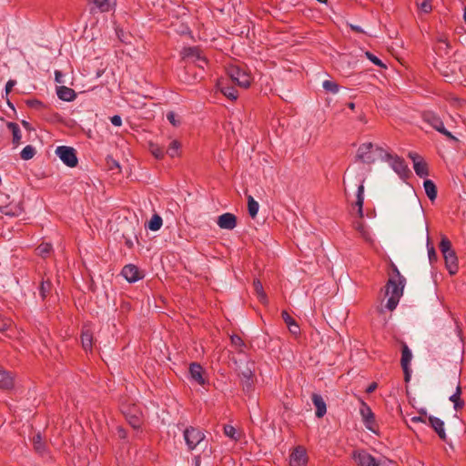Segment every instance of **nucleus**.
Instances as JSON below:
<instances>
[{"mask_svg":"<svg viewBox=\"0 0 466 466\" xmlns=\"http://www.w3.org/2000/svg\"><path fill=\"white\" fill-rule=\"evenodd\" d=\"M392 271L393 275L390 277L385 290V295L389 297L386 308L390 311L397 308L399 301L403 295V289L406 283L405 278L400 275L395 265L392 266Z\"/></svg>","mask_w":466,"mask_h":466,"instance_id":"obj_1","label":"nucleus"},{"mask_svg":"<svg viewBox=\"0 0 466 466\" xmlns=\"http://www.w3.org/2000/svg\"><path fill=\"white\" fill-rule=\"evenodd\" d=\"M236 370L240 380L242 390L245 393L249 394L254 388L255 382V362L245 358L235 361Z\"/></svg>","mask_w":466,"mask_h":466,"instance_id":"obj_2","label":"nucleus"},{"mask_svg":"<svg viewBox=\"0 0 466 466\" xmlns=\"http://www.w3.org/2000/svg\"><path fill=\"white\" fill-rule=\"evenodd\" d=\"M352 458L358 466H398V464L386 457H374L364 450L355 451Z\"/></svg>","mask_w":466,"mask_h":466,"instance_id":"obj_3","label":"nucleus"},{"mask_svg":"<svg viewBox=\"0 0 466 466\" xmlns=\"http://www.w3.org/2000/svg\"><path fill=\"white\" fill-rule=\"evenodd\" d=\"M376 150L380 153V159L388 162L400 177L408 176L410 170L401 157L388 153L382 147H377Z\"/></svg>","mask_w":466,"mask_h":466,"instance_id":"obj_4","label":"nucleus"},{"mask_svg":"<svg viewBox=\"0 0 466 466\" xmlns=\"http://www.w3.org/2000/svg\"><path fill=\"white\" fill-rule=\"evenodd\" d=\"M422 120L431 126L437 132L442 134L449 139L457 142L458 138L454 137L448 129L445 128L444 123L441 116L432 111H426L422 114Z\"/></svg>","mask_w":466,"mask_h":466,"instance_id":"obj_5","label":"nucleus"},{"mask_svg":"<svg viewBox=\"0 0 466 466\" xmlns=\"http://www.w3.org/2000/svg\"><path fill=\"white\" fill-rule=\"evenodd\" d=\"M377 147L370 142L361 144L357 151V159L365 164H373L377 158H380V153L376 150Z\"/></svg>","mask_w":466,"mask_h":466,"instance_id":"obj_6","label":"nucleus"},{"mask_svg":"<svg viewBox=\"0 0 466 466\" xmlns=\"http://www.w3.org/2000/svg\"><path fill=\"white\" fill-rule=\"evenodd\" d=\"M228 74L231 80L240 87L248 88L251 84L252 78L250 74L246 69L238 66H229Z\"/></svg>","mask_w":466,"mask_h":466,"instance_id":"obj_7","label":"nucleus"},{"mask_svg":"<svg viewBox=\"0 0 466 466\" xmlns=\"http://www.w3.org/2000/svg\"><path fill=\"white\" fill-rule=\"evenodd\" d=\"M56 154L61 161L69 167H75L78 163L76 150L71 147H57Z\"/></svg>","mask_w":466,"mask_h":466,"instance_id":"obj_8","label":"nucleus"},{"mask_svg":"<svg viewBox=\"0 0 466 466\" xmlns=\"http://www.w3.org/2000/svg\"><path fill=\"white\" fill-rule=\"evenodd\" d=\"M360 414L362 421L367 430L371 432H377V424L375 421V416L370 406L362 400H360Z\"/></svg>","mask_w":466,"mask_h":466,"instance_id":"obj_9","label":"nucleus"},{"mask_svg":"<svg viewBox=\"0 0 466 466\" xmlns=\"http://www.w3.org/2000/svg\"><path fill=\"white\" fill-rule=\"evenodd\" d=\"M205 438V434L198 429L190 427L185 430L184 439L188 450H194Z\"/></svg>","mask_w":466,"mask_h":466,"instance_id":"obj_10","label":"nucleus"},{"mask_svg":"<svg viewBox=\"0 0 466 466\" xmlns=\"http://www.w3.org/2000/svg\"><path fill=\"white\" fill-rule=\"evenodd\" d=\"M90 13H107L115 8L114 0H88Z\"/></svg>","mask_w":466,"mask_h":466,"instance_id":"obj_11","label":"nucleus"},{"mask_svg":"<svg viewBox=\"0 0 466 466\" xmlns=\"http://www.w3.org/2000/svg\"><path fill=\"white\" fill-rule=\"evenodd\" d=\"M412 360V353L409 347L404 343L402 345L401 350V360L400 364L404 372V380L406 382H409L410 380L411 370H410V362Z\"/></svg>","mask_w":466,"mask_h":466,"instance_id":"obj_12","label":"nucleus"},{"mask_svg":"<svg viewBox=\"0 0 466 466\" xmlns=\"http://www.w3.org/2000/svg\"><path fill=\"white\" fill-rule=\"evenodd\" d=\"M308 456L306 450L302 446L296 447L289 456L290 466H306Z\"/></svg>","mask_w":466,"mask_h":466,"instance_id":"obj_13","label":"nucleus"},{"mask_svg":"<svg viewBox=\"0 0 466 466\" xmlns=\"http://www.w3.org/2000/svg\"><path fill=\"white\" fill-rule=\"evenodd\" d=\"M410 158L413 162V168L415 173L420 177H425L429 175L428 166L421 157L417 153L410 152L409 154Z\"/></svg>","mask_w":466,"mask_h":466,"instance_id":"obj_14","label":"nucleus"},{"mask_svg":"<svg viewBox=\"0 0 466 466\" xmlns=\"http://www.w3.org/2000/svg\"><path fill=\"white\" fill-rule=\"evenodd\" d=\"M121 275L130 283L142 279V274L138 268L133 264L126 265L121 271Z\"/></svg>","mask_w":466,"mask_h":466,"instance_id":"obj_15","label":"nucleus"},{"mask_svg":"<svg viewBox=\"0 0 466 466\" xmlns=\"http://www.w3.org/2000/svg\"><path fill=\"white\" fill-rule=\"evenodd\" d=\"M218 225L223 229H233L237 226V218L232 213H224L218 218Z\"/></svg>","mask_w":466,"mask_h":466,"instance_id":"obj_16","label":"nucleus"},{"mask_svg":"<svg viewBox=\"0 0 466 466\" xmlns=\"http://www.w3.org/2000/svg\"><path fill=\"white\" fill-rule=\"evenodd\" d=\"M428 420L431 426L433 428L438 436L441 440L445 441L447 439V435L445 432L444 421L440 418L431 415L428 417Z\"/></svg>","mask_w":466,"mask_h":466,"instance_id":"obj_17","label":"nucleus"},{"mask_svg":"<svg viewBox=\"0 0 466 466\" xmlns=\"http://www.w3.org/2000/svg\"><path fill=\"white\" fill-rule=\"evenodd\" d=\"M0 212L8 217H18L23 212L20 203L11 202L8 205L0 206Z\"/></svg>","mask_w":466,"mask_h":466,"instance_id":"obj_18","label":"nucleus"},{"mask_svg":"<svg viewBox=\"0 0 466 466\" xmlns=\"http://www.w3.org/2000/svg\"><path fill=\"white\" fill-rule=\"evenodd\" d=\"M189 374L193 380H195L199 385H204L206 383V380L203 377V368L196 362H193L189 366Z\"/></svg>","mask_w":466,"mask_h":466,"instance_id":"obj_19","label":"nucleus"},{"mask_svg":"<svg viewBox=\"0 0 466 466\" xmlns=\"http://www.w3.org/2000/svg\"><path fill=\"white\" fill-rule=\"evenodd\" d=\"M445 260L446 268L451 275H454L458 271V258L454 251L442 255Z\"/></svg>","mask_w":466,"mask_h":466,"instance_id":"obj_20","label":"nucleus"},{"mask_svg":"<svg viewBox=\"0 0 466 466\" xmlns=\"http://www.w3.org/2000/svg\"><path fill=\"white\" fill-rule=\"evenodd\" d=\"M281 316L289 332L294 336H298L300 333V328L296 320L286 310L282 311Z\"/></svg>","mask_w":466,"mask_h":466,"instance_id":"obj_21","label":"nucleus"},{"mask_svg":"<svg viewBox=\"0 0 466 466\" xmlns=\"http://www.w3.org/2000/svg\"><path fill=\"white\" fill-rule=\"evenodd\" d=\"M56 95L59 99L66 102H71L75 100L76 95L74 89L67 87L66 86H61L56 88Z\"/></svg>","mask_w":466,"mask_h":466,"instance_id":"obj_22","label":"nucleus"},{"mask_svg":"<svg viewBox=\"0 0 466 466\" xmlns=\"http://www.w3.org/2000/svg\"><path fill=\"white\" fill-rule=\"evenodd\" d=\"M312 402L316 407V416L318 418H322L327 412V406L323 398L319 394H313Z\"/></svg>","mask_w":466,"mask_h":466,"instance_id":"obj_23","label":"nucleus"},{"mask_svg":"<svg viewBox=\"0 0 466 466\" xmlns=\"http://www.w3.org/2000/svg\"><path fill=\"white\" fill-rule=\"evenodd\" d=\"M363 203H364V186L363 182H361L357 190L356 194V201L354 206L358 208V214L360 218L363 217Z\"/></svg>","mask_w":466,"mask_h":466,"instance_id":"obj_24","label":"nucleus"},{"mask_svg":"<svg viewBox=\"0 0 466 466\" xmlns=\"http://www.w3.org/2000/svg\"><path fill=\"white\" fill-rule=\"evenodd\" d=\"M450 43L446 36L441 35L436 43L435 49L439 56L448 55L450 50Z\"/></svg>","mask_w":466,"mask_h":466,"instance_id":"obj_25","label":"nucleus"},{"mask_svg":"<svg viewBox=\"0 0 466 466\" xmlns=\"http://www.w3.org/2000/svg\"><path fill=\"white\" fill-rule=\"evenodd\" d=\"M8 129L12 132L13 135V144L17 147L21 143L22 134L19 126L16 123L9 122L7 123Z\"/></svg>","mask_w":466,"mask_h":466,"instance_id":"obj_26","label":"nucleus"},{"mask_svg":"<svg viewBox=\"0 0 466 466\" xmlns=\"http://www.w3.org/2000/svg\"><path fill=\"white\" fill-rule=\"evenodd\" d=\"M461 388L460 384L457 385L455 392L450 396L449 400L453 403L455 410H459L463 408L464 401L461 399Z\"/></svg>","mask_w":466,"mask_h":466,"instance_id":"obj_27","label":"nucleus"},{"mask_svg":"<svg viewBox=\"0 0 466 466\" xmlns=\"http://www.w3.org/2000/svg\"><path fill=\"white\" fill-rule=\"evenodd\" d=\"M218 89L228 98L230 100H236L238 98V92L232 86H226L223 85V82H218L217 84Z\"/></svg>","mask_w":466,"mask_h":466,"instance_id":"obj_28","label":"nucleus"},{"mask_svg":"<svg viewBox=\"0 0 466 466\" xmlns=\"http://www.w3.org/2000/svg\"><path fill=\"white\" fill-rule=\"evenodd\" d=\"M201 52L197 47H185L182 50V56L184 58L190 59L192 62L196 63L201 56Z\"/></svg>","mask_w":466,"mask_h":466,"instance_id":"obj_29","label":"nucleus"},{"mask_svg":"<svg viewBox=\"0 0 466 466\" xmlns=\"http://www.w3.org/2000/svg\"><path fill=\"white\" fill-rule=\"evenodd\" d=\"M13 377L5 370L0 369V388L10 389L13 387Z\"/></svg>","mask_w":466,"mask_h":466,"instance_id":"obj_30","label":"nucleus"},{"mask_svg":"<svg viewBox=\"0 0 466 466\" xmlns=\"http://www.w3.org/2000/svg\"><path fill=\"white\" fill-rule=\"evenodd\" d=\"M423 187L427 197L431 201L435 200L437 198V188L435 184L431 180L427 179L424 181Z\"/></svg>","mask_w":466,"mask_h":466,"instance_id":"obj_31","label":"nucleus"},{"mask_svg":"<svg viewBox=\"0 0 466 466\" xmlns=\"http://www.w3.org/2000/svg\"><path fill=\"white\" fill-rule=\"evenodd\" d=\"M81 342L85 350H91L93 335L89 329H84L81 334Z\"/></svg>","mask_w":466,"mask_h":466,"instance_id":"obj_32","label":"nucleus"},{"mask_svg":"<svg viewBox=\"0 0 466 466\" xmlns=\"http://www.w3.org/2000/svg\"><path fill=\"white\" fill-rule=\"evenodd\" d=\"M162 225V218L157 214H154L151 217L150 220L148 221L147 228L152 231H157L158 229H160Z\"/></svg>","mask_w":466,"mask_h":466,"instance_id":"obj_33","label":"nucleus"},{"mask_svg":"<svg viewBox=\"0 0 466 466\" xmlns=\"http://www.w3.org/2000/svg\"><path fill=\"white\" fill-rule=\"evenodd\" d=\"M356 229L360 232L361 237L367 241L371 243L373 241L372 234L369 228L361 222L356 223Z\"/></svg>","mask_w":466,"mask_h":466,"instance_id":"obj_34","label":"nucleus"},{"mask_svg":"<svg viewBox=\"0 0 466 466\" xmlns=\"http://www.w3.org/2000/svg\"><path fill=\"white\" fill-rule=\"evenodd\" d=\"M259 204L254 199L252 196H248V210L249 216L254 218L258 215Z\"/></svg>","mask_w":466,"mask_h":466,"instance_id":"obj_35","label":"nucleus"},{"mask_svg":"<svg viewBox=\"0 0 466 466\" xmlns=\"http://www.w3.org/2000/svg\"><path fill=\"white\" fill-rule=\"evenodd\" d=\"M224 434L235 441H238L241 436L240 432H238L232 425L224 426Z\"/></svg>","mask_w":466,"mask_h":466,"instance_id":"obj_36","label":"nucleus"},{"mask_svg":"<svg viewBox=\"0 0 466 466\" xmlns=\"http://www.w3.org/2000/svg\"><path fill=\"white\" fill-rule=\"evenodd\" d=\"M181 144L177 140H172L167 150V154L171 157H176L179 155Z\"/></svg>","mask_w":466,"mask_h":466,"instance_id":"obj_37","label":"nucleus"},{"mask_svg":"<svg viewBox=\"0 0 466 466\" xmlns=\"http://www.w3.org/2000/svg\"><path fill=\"white\" fill-rule=\"evenodd\" d=\"M35 155V148L30 145L25 147L20 153L21 158L24 160L31 159L34 157Z\"/></svg>","mask_w":466,"mask_h":466,"instance_id":"obj_38","label":"nucleus"},{"mask_svg":"<svg viewBox=\"0 0 466 466\" xmlns=\"http://www.w3.org/2000/svg\"><path fill=\"white\" fill-rule=\"evenodd\" d=\"M322 87L327 92H329V93H332V94H337L339 92V85L336 82L331 81V80H325L322 83Z\"/></svg>","mask_w":466,"mask_h":466,"instance_id":"obj_39","label":"nucleus"},{"mask_svg":"<svg viewBox=\"0 0 466 466\" xmlns=\"http://www.w3.org/2000/svg\"><path fill=\"white\" fill-rule=\"evenodd\" d=\"M52 251V245L50 243H42L36 248L37 255L46 258Z\"/></svg>","mask_w":466,"mask_h":466,"instance_id":"obj_40","label":"nucleus"},{"mask_svg":"<svg viewBox=\"0 0 466 466\" xmlns=\"http://www.w3.org/2000/svg\"><path fill=\"white\" fill-rule=\"evenodd\" d=\"M440 250L442 253V255L447 254L448 252L454 251L451 248V241L446 238L442 237L441 243H440Z\"/></svg>","mask_w":466,"mask_h":466,"instance_id":"obj_41","label":"nucleus"},{"mask_svg":"<svg viewBox=\"0 0 466 466\" xmlns=\"http://www.w3.org/2000/svg\"><path fill=\"white\" fill-rule=\"evenodd\" d=\"M416 5L420 11L426 14L431 12L432 8L431 0H416Z\"/></svg>","mask_w":466,"mask_h":466,"instance_id":"obj_42","label":"nucleus"},{"mask_svg":"<svg viewBox=\"0 0 466 466\" xmlns=\"http://www.w3.org/2000/svg\"><path fill=\"white\" fill-rule=\"evenodd\" d=\"M254 287H255V289L257 291L258 299H260V301L265 303L267 301V296H266V294H265V292L263 290V287H262L261 282L259 280H255L254 281Z\"/></svg>","mask_w":466,"mask_h":466,"instance_id":"obj_43","label":"nucleus"},{"mask_svg":"<svg viewBox=\"0 0 466 466\" xmlns=\"http://www.w3.org/2000/svg\"><path fill=\"white\" fill-rule=\"evenodd\" d=\"M150 152L156 158H162L164 157V150L156 144H150Z\"/></svg>","mask_w":466,"mask_h":466,"instance_id":"obj_44","label":"nucleus"},{"mask_svg":"<svg viewBox=\"0 0 466 466\" xmlns=\"http://www.w3.org/2000/svg\"><path fill=\"white\" fill-rule=\"evenodd\" d=\"M230 340L232 345L240 351L242 350V348L245 347L243 339L238 335H232L230 337Z\"/></svg>","mask_w":466,"mask_h":466,"instance_id":"obj_45","label":"nucleus"},{"mask_svg":"<svg viewBox=\"0 0 466 466\" xmlns=\"http://www.w3.org/2000/svg\"><path fill=\"white\" fill-rule=\"evenodd\" d=\"M365 56L374 65H376V66H378L380 67H382V68L386 67L385 64L380 59H379L376 56H374L372 53L366 52Z\"/></svg>","mask_w":466,"mask_h":466,"instance_id":"obj_46","label":"nucleus"},{"mask_svg":"<svg viewBox=\"0 0 466 466\" xmlns=\"http://www.w3.org/2000/svg\"><path fill=\"white\" fill-rule=\"evenodd\" d=\"M427 248H428L429 260L431 263H432L433 261H435L437 259V255H436L434 247L430 244L429 240L427 241Z\"/></svg>","mask_w":466,"mask_h":466,"instance_id":"obj_47","label":"nucleus"},{"mask_svg":"<svg viewBox=\"0 0 466 466\" xmlns=\"http://www.w3.org/2000/svg\"><path fill=\"white\" fill-rule=\"evenodd\" d=\"M27 105L36 109H41L44 106L43 103L37 99L28 100Z\"/></svg>","mask_w":466,"mask_h":466,"instance_id":"obj_48","label":"nucleus"},{"mask_svg":"<svg viewBox=\"0 0 466 466\" xmlns=\"http://www.w3.org/2000/svg\"><path fill=\"white\" fill-rule=\"evenodd\" d=\"M50 282L46 281V282H42L41 284V288H40V293H41V296L43 298L46 297V293L49 291L50 289Z\"/></svg>","mask_w":466,"mask_h":466,"instance_id":"obj_49","label":"nucleus"},{"mask_svg":"<svg viewBox=\"0 0 466 466\" xmlns=\"http://www.w3.org/2000/svg\"><path fill=\"white\" fill-rule=\"evenodd\" d=\"M167 120L175 127L179 125V121L176 119V115L174 112H168L167 114Z\"/></svg>","mask_w":466,"mask_h":466,"instance_id":"obj_50","label":"nucleus"},{"mask_svg":"<svg viewBox=\"0 0 466 466\" xmlns=\"http://www.w3.org/2000/svg\"><path fill=\"white\" fill-rule=\"evenodd\" d=\"M422 415L414 416L410 419L412 422H423L426 423V411H420Z\"/></svg>","mask_w":466,"mask_h":466,"instance_id":"obj_51","label":"nucleus"},{"mask_svg":"<svg viewBox=\"0 0 466 466\" xmlns=\"http://www.w3.org/2000/svg\"><path fill=\"white\" fill-rule=\"evenodd\" d=\"M110 121L112 123V125L116 126V127H120L122 125V118L120 116L118 115H115L113 116L111 118H110Z\"/></svg>","mask_w":466,"mask_h":466,"instance_id":"obj_52","label":"nucleus"},{"mask_svg":"<svg viewBox=\"0 0 466 466\" xmlns=\"http://www.w3.org/2000/svg\"><path fill=\"white\" fill-rule=\"evenodd\" d=\"M207 63V59L203 55H201L198 60L196 61L197 66L200 68H204Z\"/></svg>","mask_w":466,"mask_h":466,"instance_id":"obj_53","label":"nucleus"},{"mask_svg":"<svg viewBox=\"0 0 466 466\" xmlns=\"http://www.w3.org/2000/svg\"><path fill=\"white\" fill-rule=\"evenodd\" d=\"M34 443H35V449L40 451L42 449V443H41V436L39 434L34 438Z\"/></svg>","mask_w":466,"mask_h":466,"instance_id":"obj_54","label":"nucleus"},{"mask_svg":"<svg viewBox=\"0 0 466 466\" xmlns=\"http://www.w3.org/2000/svg\"><path fill=\"white\" fill-rule=\"evenodd\" d=\"M15 80H9L7 81L5 85V93L8 94L11 92L12 88L15 86Z\"/></svg>","mask_w":466,"mask_h":466,"instance_id":"obj_55","label":"nucleus"},{"mask_svg":"<svg viewBox=\"0 0 466 466\" xmlns=\"http://www.w3.org/2000/svg\"><path fill=\"white\" fill-rule=\"evenodd\" d=\"M11 325L10 320H3L0 323V331H4L8 329V327Z\"/></svg>","mask_w":466,"mask_h":466,"instance_id":"obj_56","label":"nucleus"},{"mask_svg":"<svg viewBox=\"0 0 466 466\" xmlns=\"http://www.w3.org/2000/svg\"><path fill=\"white\" fill-rule=\"evenodd\" d=\"M377 388V383L376 382H372L366 390L367 393H371L373 392Z\"/></svg>","mask_w":466,"mask_h":466,"instance_id":"obj_57","label":"nucleus"},{"mask_svg":"<svg viewBox=\"0 0 466 466\" xmlns=\"http://www.w3.org/2000/svg\"><path fill=\"white\" fill-rule=\"evenodd\" d=\"M130 424L134 427V428H138L140 426V420L139 419L137 418H134L132 420H130Z\"/></svg>","mask_w":466,"mask_h":466,"instance_id":"obj_58","label":"nucleus"},{"mask_svg":"<svg viewBox=\"0 0 466 466\" xmlns=\"http://www.w3.org/2000/svg\"><path fill=\"white\" fill-rule=\"evenodd\" d=\"M348 106H349V107H350V109H352V110L355 108V104H354V103H352V102L349 103V105H348Z\"/></svg>","mask_w":466,"mask_h":466,"instance_id":"obj_59","label":"nucleus"},{"mask_svg":"<svg viewBox=\"0 0 466 466\" xmlns=\"http://www.w3.org/2000/svg\"><path fill=\"white\" fill-rule=\"evenodd\" d=\"M7 105L9 107H11L13 110H15L14 105L9 100H7Z\"/></svg>","mask_w":466,"mask_h":466,"instance_id":"obj_60","label":"nucleus"},{"mask_svg":"<svg viewBox=\"0 0 466 466\" xmlns=\"http://www.w3.org/2000/svg\"><path fill=\"white\" fill-rule=\"evenodd\" d=\"M119 434L121 437H125V433H124V431L122 430H119Z\"/></svg>","mask_w":466,"mask_h":466,"instance_id":"obj_61","label":"nucleus"},{"mask_svg":"<svg viewBox=\"0 0 466 466\" xmlns=\"http://www.w3.org/2000/svg\"><path fill=\"white\" fill-rule=\"evenodd\" d=\"M59 75H60V73H59V72H56V81H59V80L57 79V76H59Z\"/></svg>","mask_w":466,"mask_h":466,"instance_id":"obj_62","label":"nucleus"},{"mask_svg":"<svg viewBox=\"0 0 466 466\" xmlns=\"http://www.w3.org/2000/svg\"><path fill=\"white\" fill-rule=\"evenodd\" d=\"M353 29L356 31H360V28L358 26H353Z\"/></svg>","mask_w":466,"mask_h":466,"instance_id":"obj_63","label":"nucleus"},{"mask_svg":"<svg viewBox=\"0 0 466 466\" xmlns=\"http://www.w3.org/2000/svg\"><path fill=\"white\" fill-rule=\"evenodd\" d=\"M319 3H326L327 0H318Z\"/></svg>","mask_w":466,"mask_h":466,"instance_id":"obj_64","label":"nucleus"}]
</instances>
